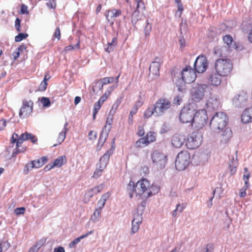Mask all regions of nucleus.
<instances>
[{"label": "nucleus", "instance_id": "nucleus-27", "mask_svg": "<svg viewBox=\"0 0 252 252\" xmlns=\"http://www.w3.org/2000/svg\"><path fill=\"white\" fill-rule=\"evenodd\" d=\"M232 135L231 129L229 127H226L221 135V141L224 143L227 142L232 137Z\"/></svg>", "mask_w": 252, "mask_h": 252}, {"label": "nucleus", "instance_id": "nucleus-16", "mask_svg": "<svg viewBox=\"0 0 252 252\" xmlns=\"http://www.w3.org/2000/svg\"><path fill=\"white\" fill-rule=\"evenodd\" d=\"M220 104V99L218 95L211 94L206 101V106L209 110L218 109Z\"/></svg>", "mask_w": 252, "mask_h": 252}, {"label": "nucleus", "instance_id": "nucleus-22", "mask_svg": "<svg viewBox=\"0 0 252 252\" xmlns=\"http://www.w3.org/2000/svg\"><path fill=\"white\" fill-rule=\"evenodd\" d=\"M241 121L244 124L252 122V107L244 110L241 115Z\"/></svg>", "mask_w": 252, "mask_h": 252}, {"label": "nucleus", "instance_id": "nucleus-24", "mask_svg": "<svg viewBox=\"0 0 252 252\" xmlns=\"http://www.w3.org/2000/svg\"><path fill=\"white\" fill-rule=\"evenodd\" d=\"M220 75L218 72H212L208 78L209 82L211 85L218 86L221 83Z\"/></svg>", "mask_w": 252, "mask_h": 252}, {"label": "nucleus", "instance_id": "nucleus-36", "mask_svg": "<svg viewBox=\"0 0 252 252\" xmlns=\"http://www.w3.org/2000/svg\"><path fill=\"white\" fill-rule=\"evenodd\" d=\"M237 166L238 162L236 159L233 158L229 165V168L231 175H233L236 172Z\"/></svg>", "mask_w": 252, "mask_h": 252}, {"label": "nucleus", "instance_id": "nucleus-45", "mask_svg": "<svg viewBox=\"0 0 252 252\" xmlns=\"http://www.w3.org/2000/svg\"><path fill=\"white\" fill-rule=\"evenodd\" d=\"M249 186H250L245 185L243 187V188H242L240 189L239 195L240 197L243 198L246 196V195H247L246 190L249 188Z\"/></svg>", "mask_w": 252, "mask_h": 252}, {"label": "nucleus", "instance_id": "nucleus-15", "mask_svg": "<svg viewBox=\"0 0 252 252\" xmlns=\"http://www.w3.org/2000/svg\"><path fill=\"white\" fill-rule=\"evenodd\" d=\"M248 98L247 93L245 92H242L234 97L232 100L233 104L237 107L245 106Z\"/></svg>", "mask_w": 252, "mask_h": 252}, {"label": "nucleus", "instance_id": "nucleus-1", "mask_svg": "<svg viewBox=\"0 0 252 252\" xmlns=\"http://www.w3.org/2000/svg\"><path fill=\"white\" fill-rule=\"evenodd\" d=\"M159 190L158 186L151 184L145 179L140 180L136 185L134 182L130 181L127 185V190L130 198H132L135 194L138 199H147L158 193Z\"/></svg>", "mask_w": 252, "mask_h": 252}, {"label": "nucleus", "instance_id": "nucleus-10", "mask_svg": "<svg viewBox=\"0 0 252 252\" xmlns=\"http://www.w3.org/2000/svg\"><path fill=\"white\" fill-rule=\"evenodd\" d=\"M171 102L168 99L165 98L159 99L154 105L156 116L163 115L171 107Z\"/></svg>", "mask_w": 252, "mask_h": 252}, {"label": "nucleus", "instance_id": "nucleus-11", "mask_svg": "<svg viewBox=\"0 0 252 252\" xmlns=\"http://www.w3.org/2000/svg\"><path fill=\"white\" fill-rule=\"evenodd\" d=\"M190 155L187 151L179 153L176 158L175 167L178 170H183L189 163Z\"/></svg>", "mask_w": 252, "mask_h": 252}, {"label": "nucleus", "instance_id": "nucleus-50", "mask_svg": "<svg viewBox=\"0 0 252 252\" xmlns=\"http://www.w3.org/2000/svg\"><path fill=\"white\" fill-rule=\"evenodd\" d=\"M151 30H152V25L151 24L149 23V22L148 21H147L146 25V26L145 27V29H144V32H145V35H146V36L149 35L150 33Z\"/></svg>", "mask_w": 252, "mask_h": 252}, {"label": "nucleus", "instance_id": "nucleus-19", "mask_svg": "<svg viewBox=\"0 0 252 252\" xmlns=\"http://www.w3.org/2000/svg\"><path fill=\"white\" fill-rule=\"evenodd\" d=\"M136 3L137 6L136 10L133 12L131 17V22L135 25L140 19L139 15V9H143L145 8L144 4L141 0H133Z\"/></svg>", "mask_w": 252, "mask_h": 252}, {"label": "nucleus", "instance_id": "nucleus-25", "mask_svg": "<svg viewBox=\"0 0 252 252\" xmlns=\"http://www.w3.org/2000/svg\"><path fill=\"white\" fill-rule=\"evenodd\" d=\"M229 47L226 46H217L214 48V53L219 56H225L228 55Z\"/></svg>", "mask_w": 252, "mask_h": 252}, {"label": "nucleus", "instance_id": "nucleus-26", "mask_svg": "<svg viewBox=\"0 0 252 252\" xmlns=\"http://www.w3.org/2000/svg\"><path fill=\"white\" fill-rule=\"evenodd\" d=\"M66 162V158L65 156H60L55 160L54 162L51 164L48 165L50 166V169L53 168L54 167H60Z\"/></svg>", "mask_w": 252, "mask_h": 252}, {"label": "nucleus", "instance_id": "nucleus-41", "mask_svg": "<svg viewBox=\"0 0 252 252\" xmlns=\"http://www.w3.org/2000/svg\"><path fill=\"white\" fill-rule=\"evenodd\" d=\"M156 133L154 132L150 131L147 133L146 135L147 140L148 141V143L150 144L151 142H154L156 140Z\"/></svg>", "mask_w": 252, "mask_h": 252}, {"label": "nucleus", "instance_id": "nucleus-39", "mask_svg": "<svg viewBox=\"0 0 252 252\" xmlns=\"http://www.w3.org/2000/svg\"><path fill=\"white\" fill-rule=\"evenodd\" d=\"M148 144H149V143L146 138L145 137H143L140 138L136 141L135 146L137 148H143L147 146Z\"/></svg>", "mask_w": 252, "mask_h": 252}, {"label": "nucleus", "instance_id": "nucleus-60", "mask_svg": "<svg viewBox=\"0 0 252 252\" xmlns=\"http://www.w3.org/2000/svg\"><path fill=\"white\" fill-rule=\"evenodd\" d=\"M105 204V203L100 199V200L97 202V208L96 209H99L100 211H101L102 208L104 206Z\"/></svg>", "mask_w": 252, "mask_h": 252}, {"label": "nucleus", "instance_id": "nucleus-49", "mask_svg": "<svg viewBox=\"0 0 252 252\" xmlns=\"http://www.w3.org/2000/svg\"><path fill=\"white\" fill-rule=\"evenodd\" d=\"M223 40L224 42L226 44V46L229 47V45L232 42V37L229 35H226L223 36Z\"/></svg>", "mask_w": 252, "mask_h": 252}, {"label": "nucleus", "instance_id": "nucleus-35", "mask_svg": "<svg viewBox=\"0 0 252 252\" xmlns=\"http://www.w3.org/2000/svg\"><path fill=\"white\" fill-rule=\"evenodd\" d=\"M186 207V203H178L176 205V209L173 211L172 215L176 217L178 213H182Z\"/></svg>", "mask_w": 252, "mask_h": 252}, {"label": "nucleus", "instance_id": "nucleus-53", "mask_svg": "<svg viewBox=\"0 0 252 252\" xmlns=\"http://www.w3.org/2000/svg\"><path fill=\"white\" fill-rule=\"evenodd\" d=\"M209 245H206L198 248L196 252H210L209 250Z\"/></svg>", "mask_w": 252, "mask_h": 252}, {"label": "nucleus", "instance_id": "nucleus-57", "mask_svg": "<svg viewBox=\"0 0 252 252\" xmlns=\"http://www.w3.org/2000/svg\"><path fill=\"white\" fill-rule=\"evenodd\" d=\"M47 83L45 81H42L39 86V90L40 91H44L46 89Z\"/></svg>", "mask_w": 252, "mask_h": 252}, {"label": "nucleus", "instance_id": "nucleus-37", "mask_svg": "<svg viewBox=\"0 0 252 252\" xmlns=\"http://www.w3.org/2000/svg\"><path fill=\"white\" fill-rule=\"evenodd\" d=\"M122 102V98L119 97L116 99V100L115 101V102L113 103V104L112 106V107L111 109L110 110L109 113L111 114L114 115L120 106L121 103Z\"/></svg>", "mask_w": 252, "mask_h": 252}, {"label": "nucleus", "instance_id": "nucleus-43", "mask_svg": "<svg viewBox=\"0 0 252 252\" xmlns=\"http://www.w3.org/2000/svg\"><path fill=\"white\" fill-rule=\"evenodd\" d=\"M250 173L248 171V168L247 167H245L244 168V173L243 175V180L245 182V185H248L250 186L249 183V179L250 177Z\"/></svg>", "mask_w": 252, "mask_h": 252}, {"label": "nucleus", "instance_id": "nucleus-17", "mask_svg": "<svg viewBox=\"0 0 252 252\" xmlns=\"http://www.w3.org/2000/svg\"><path fill=\"white\" fill-rule=\"evenodd\" d=\"M33 102L31 101L24 100L21 108L19 115L20 118H24L29 116L32 111Z\"/></svg>", "mask_w": 252, "mask_h": 252}, {"label": "nucleus", "instance_id": "nucleus-51", "mask_svg": "<svg viewBox=\"0 0 252 252\" xmlns=\"http://www.w3.org/2000/svg\"><path fill=\"white\" fill-rule=\"evenodd\" d=\"M28 36V34L20 33L15 36V40L16 42H20L26 38Z\"/></svg>", "mask_w": 252, "mask_h": 252}, {"label": "nucleus", "instance_id": "nucleus-33", "mask_svg": "<svg viewBox=\"0 0 252 252\" xmlns=\"http://www.w3.org/2000/svg\"><path fill=\"white\" fill-rule=\"evenodd\" d=\"M93 233V231H90L86 233V234L81 236L80 237L76 238L73 241H72L69 245V247L70 248H73L75 247V246L80 241V240L82 239H84L87 237L89 235Z\"/></svg>", "mask_w": 252, "mask_h": 252}, {"label": "nucleus", "instance_id": "nucleus-54", "mask_svg": "<svg viewBox=\"0 0 252 252\" xmlns=\"http://www.w3.org/2000/svg\"><path fill=\"white\" fill-rule=\"evenodd\" d=\"M75 48H77V49H79L80 48L79 42H78L75 46L69 45L68 46H66L64 50L65 51H71V50H72L73 49H74Z\"/></svg>", "mask_w": 252, "mask_h": 252}, {"label": "nucleus", "instance_id": "nucleus-44", "mask_svg": "<svg viewBox=\"0 0 252 252\" xmlns=\"http://www.w3.org/2000/svg\"><path fill=\"white\" fill-rule=\"evenodd\" d=\"M102 106V104L96 102L94 103L93 108V119L95 120L96 115L97 114L98 111L100 109Z\"/></svg>", "mask_w": 252, "mask_h": 252}, {"label": "nucleus", "instance_id": "nucleus-55", "mask_svg": "<svg viewBox=\"0 0 252 252\" xmlns=\"http://www.w3.org/2000/svg\"><path fill=\"white\" fill-rule=\"evenodd\" d=\"M25 211V208L24 207L17 208L14 210V213L17 215H20L23 214Z\"/></svg>", "mask_w": 252, "mask_h": 252}, {"label": "nucleus", "instance_id": "nucleus-23", "mask_svg": "<svg viewBox=\"0 0 252 252\" xmlns=\"http://www.w3.org/2000/svg\"><path fill=\"white\" fill-rule=\"evenodd\" d=\"M184 137L180 134H175L172 139V145L177 148H180L184 143Z\"/></svg>", "mask_w": 252, "mask_h": 252}, {"label": "nucleus", "instance_id": "nucleus-62", "mask_svg": "<svg viewBox=\"0 0 252 252\" xmlns=\"http://www.w3.org/2000/svg\"><path fill=\"white\" fill-rule=\"evenodd\" d=\"M110 196V193L109 192H107L102 195L100 199L105 203L106 200L109 198Z\"/></svg>", "mask_w": 252, "mask_h": 252}, {"label": "nucleus", "instance_id": "nucleus-4", "mask_svg": "<svg viewBox=\"0 0 252 252\" xmlns=\"http://www.w3.org/2000/svg\"><path fill=\"white\" fill-rule=\"evenodd\" d=\"M232 68V63L228 59H219L216 60L215 63L216 71L221 77L228 76Z\"/></svg>", "mask_w": 252, "mask_h": 252}, {"label": "nucleus", "instance_id": "nucleus-31", "mask_svg": "<svg viewBox=\"0 0 252 252\" xmlns=\"http://www.w3.org/2000/svg\"><path fill=\"white\" fill-rule=\"evenodd\" d=\"M98 193L99 190L96 187L88 190L85 195V201L88 202L91 197Z\"/></svg>", "mask_w": 252, "mask_h": 252}, {"label": "nucleus", "instance_id": "nucleus-48", "mask_svg": "<svg viewBox=\"0 0 252 252\" xmlns=\"http://www.w3.org/2000/svg\"><path fill=\"white\" fill-rule=\"evenodd\" d=\"M104 169L100 168L99 166H97L96 165V168L95 170V171L94 173L93 174V178H98L102 174V171L104 170Z\"/></svg>", "mask_w": 252, "mask_h": 252}, {"label": "nucleus", "instance_id": "nucleus-47", "mask_svg": "<svg viewBox=\"0 0 252 252\" xmlns=\"http://www.w3.org/2000/svg\"><path fill=\"white\" fill-rule=\"evenodd\" d=\"M110 94V91L106 92L103 95H102L100 97V98L97 102L102 105L104 102L107 99L108 96Z\"/></svg>", "mask_w": 252, "mask_h": 252}, {"label": "nucleus", "instance_id": "nucleus-38", "mask_svg": "<svg viewBox=\"0 0 252 252\" xmlns=\"http://www.w3.org/2000/svg\"><path fill=\"white\" fill-rule=\"evenodd\" d=\"M101 212L99 209H95L90 218V220L93 221L94 222L98 221L100 220Z\"/></svg>", "mask_w": 252, "mask_h": 252}, {"label": "nucleus", "instance_id": "nucleus-40", "mask_svg": "<svg viewBox=\"0 0 252 252\" xmlns=\"http://www.w3.org/2000/svg\"><path fill=\"white\" fill-rule=\"evenodd\" d=\"M38 100L41 102L44 107H49L51 105L50 100L48 97H41L38 98Z\"/></svg>", "mask_w": 252, "mask_h": 252}, {"label": "nucleus", "instance_id": "nucleus-29", "mask_svg": "<svg viewBox=\"0 0 252 252\" xmlns=\"http://www.w3.org/2000/svg\"><path fill=\"white\" fill-rule=\"evenodd\" d=\"M68 126V123L66 122L64 124L63 129L61 132H60L59 134L57 141L59 143V144H61L65 139L66 137V134L67 131L68 130V128H67V126Z\"/></svg>", "mask_w": 252, "mask_h": 252}, {"label": "nucleus", "instance_id": "nucleus-5", "mask_svg": "<svg viewBox=\"0 0 252 252\" xmlns=\"http://www.w3.org/2000/svg\"><path fill=\"white\" fill-rule=\"evenodd\" d=\"M209 89V87L207 84H194L190 90V94L191 99L195 102H199L203 99L205 94Z\"/></svg>", "mask_w": 252, "mask_h": 252}, {"label": "nucleus", "instance_id": "nucleus-34", "mask_svg": "<svg viewBox=\"0 0 252 252\" xmlns=\"http://www.w3.org/2000/svg\"><path fill=\"white\" fill-rule=\"evenodd\" d=\"M152 115L156 116V112L155 111V108L154 106L149 107L143 113L144 119H148L150 118Z\"/></svg>", "mask_w": 252, "mask_h": 252}, {"label": "nucleus", "instance_id": "nucleus-28", "mask_svg": "<svg viewBox=\"0 0 252 252\" xmlns=\"http://www.w3.org/2000/svg\"><path fill=\"white\" fill-rule=\"evenodd\" d=\"M108 130L106 132L102 131L96 146L97 150L99 151L101 149L108 137Z\"/></svg>", "mask_w": 252, "mask_h": 252}, {"label": "nucleus", "instance_id": "nucleus-58", "mask_svg": "<svg viewBox=\"0 0 252 252\" xmlns=\"http://www.w3.org/2000/svg\"><path fill=\"white\" fill-rule=\"evenodd\" d=\"M21 13L22 14H28V6L25 4H22L21 7Z\"/></svg>", "mask_w": 252, "mask_h": 252}, {"label": "nucleus", "instance_id": "nucleus-9", "mask_svg": "<svg viewBox=\"0 0 252 252\" xmlns=\"http://www.w3.org/2000/svg\"><path fill=\"white\" fill-rule=\"evenodd\" d=\"M208 116L207 112L204 109L195 111L192 125L199 129L203 128L207 124Z\"/></svg>", "mask_w": 252, "mask_h": 252}, {"label": "nucleus", "instance_id": "nucleus-42", "mask_svg": "<svg viewBox=\"0 0 252 252\" xmlns=\"http://www.w3.org/2000/svg\"><path fill=\"white\" fill-rule=\"evenodd\" d=\"M25 49L26 47L24 45L21 46L19 48H17L12 54L14 59L16 60L19 57L20 52Z\"/></svg>", "mask_w": 252, "mask_h": 252}, {"label": "nucleus", "instance_id": "nucleus-64", "mask_svg": "<svg viewBox=\"0 0 252 252\" xmlns=\"http://www.w3.org/2000/svg\"><path fill=\"white\" fill-rule=\"evenodd\" d=\"M39 249V247L37 245L32 246L28 251V252H37Z\"/></svg>", "mask_w": 252, "mask_h": 252}, {"label": "nucleus", "instance_id": "nucleus-30", "mask_svg": "<svg viewBox=\"0 0 252 252\" xmlns=\"http://www.w3.org/2000/svg\"><path fill=\"white\" fill-rule=\"evenodd\" d=\"M114 115L109 113L108 117L106 120V124L102 129V131L106 132L108 130V133H109L110 130L111 129V125L113 121V117Z\"/></svg>", "mask_w": 252, "mask_h": 252}, {"label": "nucleus", "instance_id": "nucleus-7", "mask_svg": "<svg viewBox=\"0 0 252 252\" xmlns=\"http://www.w3.org/2000/svg\"><path fill=\"white\" fill-rule=\"evenodd\" d=\"M180 75L181 79L176 84L183 85L184 83H191L194 82L196 78L195 71L190 66H187L183 69Z\"/></svg>", "mask_w": 252, "mask_h": 252}, {"label": "nucleus", "instance_id": "nucleus-3", "mask_svg": "<svg viewBox=\"0 0 252 252\" xmlns=\"http://www.w3.org/2000/svg\"><path fill=\"white\" fill-rule=\"evenodd\" d=\"M227 122L228 118L225 113L216 112L211 119L210 128L213 132L219 133L225 127Z\"/></svg>", "mask_w": 252, "mask_h": 252}, {"label": "nucleus", "instance_id": "nucleus-56", "mask_svg": "<svg viewBox=\"0 0 252 252\" xmlns=\"http://www.w3.org/2000/svg\"><path fill=\"white\" fill-rule=\"evenodd\" d=\"M107 45V47L105 48V50L108 53L112 52L115 47V45L112 43H108Z\"/></svg>", "mask_w": 252, "mask_h": 252}, {"label": "nucleus", "instance_id": "nucleus-21", "mask_svg": "<svg viewBox=\"0 0 252 252\" xmlns=\"http://www.w3.org/2000/svg\"><path fill=\"white\" fill-rule=\"evenodd\" d=\"M121 10L113 9L107 11V13L106 14V17L108 22L112 25L116 19L121 16Z\"/></svg>", "mask_w": 252, "mask_h": 252}, {"label": "nucleus", "instance_id": "nucleus-61", "mask_svg": "<svg viewBox=\"0 0 252 252\" xmlns=\"http://www.w3.org/2000/svg\"><path fill=\"white\" fill-rule=\"evenodd\" d=\"M20 20L18 18H16L15 22V27L17 31H20Z\"/></svg>", "mask_w": 252, "mask_h": 252}, {"label": "nucleus", "instance_id": "nucleus-8", "mask_svg": "<svg viewBox=\"0 0 252 252\" xmlns=\"http://www.w3.org/2000/svg\"><path fill=\"white\" fill-rule=\"evenodd\" d=\"M144 206H139L133 214V220L131 221V233L134 234L139 229L140 225L143 220V214Z\"/></svg>", "mask_w": 252, "mask_h": 252}, {"label": "nucleus", "instance_id": "nucleus-12", "mask_svg": "<svg viewBox=\"0 0 252 252\" xmlns=\"http://www.w3.org/2000/svg\"><path fill=\"white\" fill-rule=\"evenodd\" d=\"M202 139V135L200 132H192L187 137L186 146L190 149L196 148L201 144Z\"/></svg>", "mask_w": 252, "mask_h": 252}, {"label": "nucleus", "instance_id": "nucleus-14", "mask_svg": "<svg viewBox=\"0 0 252 252\" xmlns=\"http://www.w3.org/2000/svg\"><path fill=\"white\" fill-rule=\"evenodd\" d=\"M152 159L153 162L160 169L165 167L167 160L166 155L157 151L152 154Z\"/></svg>", "mask_w": 252, "mask_h": 252}, {"label": "nucleus", "instance_id": "nucleus-2", "mask_svg": "<svg viewBox=\"0 0 252 252\" xmlns=\"http://www.w3.org/2000/svg\"><path fill=\"white\" fill-rule=\"evenodd\" d=\"M29 139L31 140L32 143H35L37 140L35 136L32 133L25 132L22 133L20 136L17 134L14 133L10 139V144L11 145L7 148L6 151L8 154L11 153V148L13 147L14 145L15 144V148L12 151V156H15L18 153L25 151V148H23L20 149L19 148L21 146L24 141Z\"/></svg>", "mask_w": 252, "mask_h": 252}, {"label": "nucleus", "instance_id": "nucleus-52", "mask_svg": "<svg viewBox=\"0 0 252 252\" xmlns=\"http://www.w3.org/2000/svg\"><path fill=\"white\" fill-rule=\"evenodd\" d=\"M97 136V132L94 130H91L89 132L88 138L90 140H94Z\"/></svg>", "mask_w": 252, "mask_h": 252}, {"label": "nucleus", "instance_id": "nucleus-18", "mask_svg": "<svg viewBox=\"0 0 252 252\" xmlns=\"http://www.w3.org/2000/svg\"><path fill=\"white\" fill-rule=\"evenodd\" d=\"M161 62L158 61H155L151 63L150 66L149 76H152L153 79L158 78L159 75V68Z\"/></svg>", "mask_w": 252, "mask_h": 252}, {"label": "nucleus", "instance_id": "nucleus-6", "mask_svg": "<svg viewBox=\"0 0 252 252\" xmlns=\"http://www.w3.org/2000/svg\"><path fill=\"white\" fill-rule=\"evenodd\" d=\"M196 110L195 104L189 103L181 110L180 121L183 124H192L194 113Z\"/></svg>", "mask_w": 252, "mask_h": 252}, {"label": "nucleus", "instance_id": "nucleus-63", "mask_svg": "<svg viewBox=\"0 0 252 252\" xmlns=\"http://www.w3.org/2000/svg\"><path fill=\"white\" fill-rule=\"evenodd\" d=\"M182 102V97L180 96H176L174 99V102L175 104L178 105H180L181 103Z\"/></svg>", "mask_w": 252, "mask_h": 252}, {"label": "nucleus", "instance_id": "nucleus-32", "mask_svg": "<svg viewBox=\"0 0 252 252\" xmlns=\"http://www.w3.org/2000/svg\"><path fill=\"white\" fill-rule=\"evenodd\" d=\"M110 83V80L108 79V77H105L103 79H101L100 80L97 81L95 86L94 87V91L95 88H98L100 90H101L103 88V87L104 85H107L108 84Z\"/></svg>", "mask_w": 252, "mask_h": 252}, {"label": "nucleus", "instance_id": "nucleus-46", "mask_svg": "<svg viewBox=\"0 0 252 252\" xmlns=\"http://www.w3.org/2000/svg\"><path fill=\"white\" fill-rule=\"evenodd\" d=\"M32 162V165H31L30 167L38 168L43 165V162H42V161H40V159L33 160Z\"/></svg>", "mask_w": 252, "mask_h": 252}, {"label": "nucleus", "instance_id": "nucleus-20", "mask_svg": "<svg viewBox=\"0 0 252 252\" xmlns=\"http://www.w3.org/2000/svg\"><path fill=\"white\" fill-rule=\"evenodd\" d=\"M113 151L109 150L100 158L98 163L96 164L100 168L105 169L107 165L110 156L112 154Z\"/></svg>", "mask_w": 252, "mask_h": 252}, {"label": "nucleus", "instance_id": "nucleus-13", "mask_svg": "<svg viewBox=\"0 0 252 252\" xmlns=\"http://www.w3.org/2000/svg\"><path fill=\"white\" fill-rule=\"evenodd\" d=\"M208 66V61L207 58L203 56H198L194 63V67L195 72L198 73L204 72Z\"/></svg>", "mask_w": 252, "mask_h": 252}, {"label": "nucleus", "instance_id": "nucleus-59", "mask_svg": "<svg viewBox=\"0 0 252 252\" xmlns=\"http://www.w3.org/2000/svg\"><path fill=\"white\" fill-rule=\"evenodd\" d=\"M145 133V130L144 128L142 126H139L138 127V129L137 132V135L139 136H142L144 135Z\"/></svg>", "mask_w": 252, "mask_h": 252}]
</instances>
